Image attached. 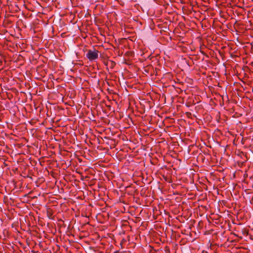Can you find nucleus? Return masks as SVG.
Instances as JSON below:
<instances>
[{"label":"nucleus","mask_w":253,"mask_h":253,"mask_svg":"<svg viewBox=\"0 0 253 253\" xmlns=\"http://www.w3.org/2000/svg\"><path fill=\"white\" fill-rule=\"evenodd\" d=\"M98 51L95 49L89 50L86 54V56L90 61H93L98 57Z\"/></svg>","instance_id":"obj_1"}]
</instances>
